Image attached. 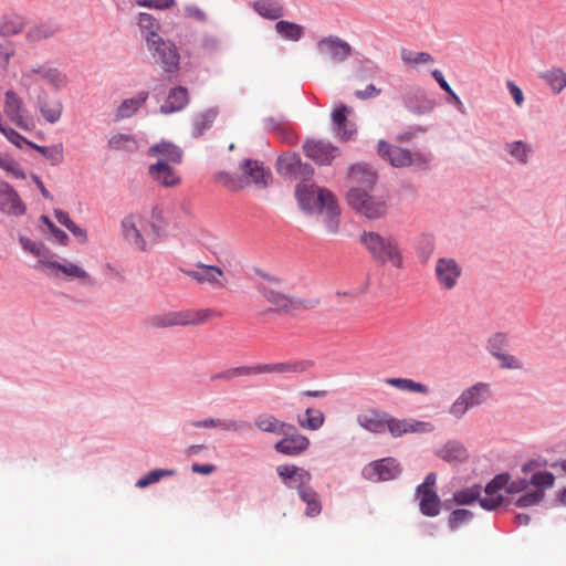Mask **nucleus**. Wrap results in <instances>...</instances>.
Segmentation results:
<instances>
[{
	"label": "nucleus",
	"mask_w": 566,
	"mask_h": 566,
	"mask_svg": "<svg viewBox=\"0 0 566 566\" xmlns=\"http://www.w3.org/2000/svg\"><path fill=\"white\" fill-rule=\"evenodd\" d=\"M149 226L148 220L139 214H129L122 221L124 237L142 251L147 249L144 234L147 232Z\"/></svg>",
	"instance_id": "nucleus-11"
},
{
	"label": "nucleus",
	"mask_w": 566,
	"mask_h": 566,
	"mask_svg": "<svg viewBox=\"0 0 566 566\" xmlns=\"http://www.w3.org/2000/svg\"><path fill=\"white\" fill-rule=\"evenodd\" d=\"M490 386L478 382L464 389L449 408V413L455 419H462L469 409L484 403L490 397Z\"/></svg>",
	"instance_id": "nucleus-7"
},
{
	"label": "nucleus",
	"mask_w": 566,
	"mask_h": 566,
	"mask_svg": "<svg viewBox=\"0 0 566 566\" xmlns=\"http://www.w3.org/2000/svg\"><path fill=\"white\" fill-rule=\"evenodd\" d=\"M387 412L369 409L357 416L358 424L373 433H382L386 430Z\"/></svg>",
	"instance_id": "nucleus-26"
},
{
	"label": "nucleus",
	"mask_w": 566,
	"mask_h": 566,
	"mask_svg": "<svg viewBox=\"0 0 566 566\" xmlns=\"http://www.w3.org/2000/svg\"><path fill=\"white\" fill-rule=\"evenodd\" d=\"M539 77L551 87L554 94H559L566 87V71L553 67L541 73Z\"/></svg>",
	"instance_id": "nucleus-38"
},
{
	"label": "nucleus",
	"mask_w": 566,
	"mask_h": 566,
	"mask_svg": "<svg viewBox=\"0 0 566 566\" xmlns=\"http://www.w3.org/2000/svg\"><path fill=\"white\" fill-rule=\"evenodd\" d=\"M59 32V25L52 21H42L30 25L24 39L30 44L53 38Z\"/></svg>",
	"instance_id": "nucleus-28"
},
{
	"label": "nucleus",
	"mask_w": 566,
	"mask_h": 566,
	"mask_svg": "<svg viewBox=\"0 0 566 566\" xmlns=\"http://www.w3.org/2000/svg\"><path fill=\"white\" fill-rule=\"evenodd\" d=\"M349 180L352 188H371L377 180L376 172L365 164L354 165L349 170Z\"/></svg>",
	"instance_id": "nucleus-31"
},
{
	"label": "nucleus",
	"mask_w": 566,
	"mask_h": 566,
	"mask_svg": "<svg viewBox=\"0 0 566 566\" xmlns=\"http://www.w3.org/2000/svg\"><path fill=\"white\" fill-rule=\"evenodd\" d=\"M401 60L407 64H422L432 63L433 57L427 52H415L411 50L403 49L400 52Z\"/></svg>",
	"instance_id": "nucleus-53"
},
{
	"label": "nucleus",
	"mask_w": 566,
	"mask_h": 566,
	"mask_svg": "<svg viewBox=\"0 0 566 566\" xmlns=\"http://www.w3.org/2000/svg\"><path fill=\"white\" fill-rule=\"evenodd\" d=\"M555 476L551 472H536L532 476V484L537 488H551L553 486Z\"/></svg>",
	"instance_id": "nucleus-63"
},
{
	"label": "nucleus",
	"mask_w": 566,
	"mask_h": 566,
	"mask_svg": "<svg viewBox=\"0 0 566 566\" xmlns=\"http://www.w3.org/2000/svg\"><path fill=\"white\" fill-rule=\"evenodd\" d=\"M349 207L367 219L382 218L388 210L384 198L370 195L366 189L352 188L347 193Z\"/></svg>",
	"instance_id": "nucleus-5"
},
{
	"label": "nucleus",
	"mask_w": 566,
	"mask_h": 566,
	"mask_svg": "<svg viewBox=\"0 0 566 566\" xmlns=\"http://www.w3.org/2000/svg\"><path fill=\"white\" fill-rule=\"evenodd\" d=\"M146 46L156 63L166 72L172 73L179 69L180 55L175 43L153 34Z\"/></svg>",
	"instance_id": "nucleus-8"
},
{
	"label": "nucleus",
	"mask_w": 566,
	"mask_h": 566,
	"mask_svg": "<svg viewBox=\"0 0 566 566\" xmlns=\"http://www.w3.org/2000/svg\"><path fill=\"white\" fill-rule=\"evenodd\" d=\"M218 116L216 108H208L203 112L198 113L193 118V134L195 136H201L207 129L212 126V123Z\"/></svg>",
	"instance_id": "nucleus-44"
},
{
	"label": "nucleus",
	"mask_w": 566,
	"mask_h": 566,
	"mask_svg": "<svg viewBox=\"0 0 566 566\" xmlns=\"http://www.w3.org/2000/svg\"><path fill=\"white\" fill-rule=\"evenodd\" d=\"M188 91L182 86L172 88L166 102L160 106V112L164 114H170L181 111L188 104Z\"/></svg>",
	"instance_id": "nucleus-35"
},
{
	"label": "nucleus",
	"mask_w": 566,
	"mask_h": 566,
	"mask_svg": "<svg viewBox=\"0 0 566 566\" xmlns=\"http://www.w3.org/2000/svg\"><path fill=\"white\" fill-rule=\"evenodd\" d=\"M313 366L310 360H286L274 364H259L253 367V375L256 374H303Z\"/></svg>",
	"instance_id": "nucleus-18"
},
{
	"label": "nucleus",
	"mask_w": 566,
	"mask_h": 566,
	"mask_svg": "<svg viewBox=\"0 0 566 566\" xmlns=\"http://www.w3.org/2000/svg\"><path fill=\"white\" fill-rule=\"evenodd\" d=\"M386 430H388L394 438H398L406 433L431 432L433 430V426L426 421L397 419L388 413Z\"/></svg>",
	"instance_id": "nucleus-17"
},
{
	"label": "nucleus",
	"mask_w": 566,
	"mask_h": 566,
	"mask_svg": "<svg viewBox=\"0 0 566 566\" xmlns=\"http://www.w3.org/2000/svg\"><path fill=\"white\" fill-rule=\"evenodd\" d=\"M543 499V492L542 491H534V492H530V493H526L522 496H520L517 500H516V505L518 507H527V506H532L534 504H537L542 501Z\"/></svg>",
	"instance_id": "nucleus-64"
},
{
	"label": "nucleus",
	"mask_w": 566,
	"mask_h": 566,
	"mask_svg": "<svg viewBox=\"0 0 566 566\" xmlns=\"http://www.w3.org/2000/svg\"><path fill=\"white\" fill-rule=\"evenodd\" d=\"M34 269L38 271H42L44 274L51 277L60 276L61 263L53 261L50 258V253L45 256H40L38 263L34 265Z\"/></svg>",
	"instance_id": "nucleus-52"
},
{
	"label": "nucleus",
	"mask_w": 566,
	"mask_h": 566,
	"mask_svg": "<svg viewBox=\"0 0 566 566\" xmlns=\"http://www.w3.org/2000/svg\"><path fill=\"white\" fill-rule=\"evenodd\" d=\"M378 155L396 168L408 166L426 168L430 161V156L427 154L412 153L408 149L390 145L385 140H379L378 143Z\"/></svg>",
	"instance_id": "nucleus-6"
},
{
	"label": "nucleus",
	"mask_w": 566,
	"mask_h": 566,
	"mask_svg": "<svg viewBox=\"0 0 566 566\" xmlns=\"http://www.w3.org/2000/svg\"><path fill=\"white\" fill-rule=\"evenodd\" d=\"M177 3L176 0H138L137 4L139 7L156 9V10H167L175 7Z\"/></svg>",
	"instance_id": "nucleus-62"
},
{
	"label": "nucleus",
	"mask_w": 566,
	"mask_h": 566,
	"mask_svg": "<svg viewBox=\"0 0 566 566\" xmlns=\"http://www.w3.org/2000/svg\"><path fill=\"white\" fill-rule=\"evenodd\" d=\"M302 167V160L297 154L286 153L279 157L276 163L277 172L282 176L291 177L295 169Z\"/></svg>",
	"instance_id": "nucleus-43"
},
{
	"label": "nucleus",
	"mask_w": 566,
	"mask_h": 566,
	"mask_svg": "<svg viewBox=\"0 0 566 566\" xmlns=\"http://www.w3.org/2000/svg\"><path fill=\"white\" fill-rule=\"evenodd\" d=\"M190 424L198 429L220 428L228 432H240L250 428V424L243 420L230 419H214L208 418L205 420L191 421Z\"/></svg>",
	"instance_id": "nucleus-27"
},
{
	"label": "nucleus",
	"mask_w": 566,
	"mask_h": 566,
	"mask_svg": "<svg viewBox=\"0 0 566 566\" xmlns=\"http://www.w3.org/2000/svg\"><path fill=\"white\" fill-rule=\"evenodd\" d=\"M137 25L143 34V38L148 43V40L154 35H159L160 23L150 13L140 12L137 18Z\"/></svg>",
	"instance_id": "nucleus-39"
},
{
	"label": "nucleus",
	"mask_w": 566,
	"mask_h": 566,
	"mask_svg": "<svg viewBox=\"0 0 566 566\" xmlns=\"http://www.w3.org/2000/svg\"><path fill=\"white\" fill-rule=\"evenodd\" d=\"M36 151H39L41 155H43L52 165H60L63 159V147L61 145L52 146V147H44L39 146L34 143L30 146Z\"/></svg>",
	"instance_id": "nucleus-51"
},
{
	"label": "nucleus",
	"mask_w": 566,
	"mask_h": 566,
	"mask_svg": "<svg viewBox=\"0 0 566 566\" xmlns=\"http://www.w3.org/2000/svg\"><path fill=\"white\" fill-rule=\"evenodd\" d=\"M275 30L279 34H281L283 38L291 40V41H297L303 35V27L290 21H279L275 24Z\"/></svg>",
	"instance_id": "nucleus-48"
},
{
	"label": "nucleus",
	"mask_w": 566,
	"mask_h": 566,
	"mask_svg": "<svg viewBox=\"0 0 566 566\" xmlns=\"http://www.w3.org/2000/svg\"><path fill=\"white\" fill-rule=\"evenodd\" d=\"M184 273L199 284H209L214 289H223L227 280L223 271L216 265L198 263L193 270H184Z\"/></svg>",
	"instance_id": "nucleus-12"
},
{
	"label": "nucleus",
	"mask_w": 566,
	"mask_h": 566,
	"mask_svg": "<svg viewBox=\"0 0 566 566\" xmlns=\"http://www.w3.org/2000/svg\"><path fill=\"white\" fill-rule=\"evenodd\" d=\"M60 273L73 279H87V272L75 263H61Z\"/></svg>",
	"instance_id": "nucleus-60"
},
{
	"label": "nucleus",
	"mask_w": 566,
	"mask_h": 566,
	"mask_svg": "<svg viewBox=\"0 0 566 566\" xmlns=\"http://www.w3.org/2000/svg\"><path fill=\"white\" fill-rule=\"evenodd\" d=\"M254 426L262 432L277 436H287L290 431H294L293 424L281 421L270 413L259 415L254 420Z\"/></svg>",
	"instance_id": "nucleus-25"
},
{
	"label": "nucleus",
	"mask_w": 566,
	"mask_h": 566,
	"mask_svg": "<svg viewBox=\"0 0 566 566\" xmlns=\"http://www.w3.org/2000/svg\"><path fill=\"white\" fill-rule=\"evenodd\" d=\"M298 424L306 430L315 431L325 422L324 413L318 409L307 408L303 417L297 418Z\"/></svg>",
	"instance_id": "nucleus-42"
},
{
	"label": "nucleus",
	"mask_w": 566,
	"mask_h": 566,
	"mask_svg": "<svg viewBox=\"0 0 566 566\" xmlns=\"http://www.w3.org/2000/svg\"><path fill=\"white\" fill-rule=\"evenodd\" d=\"M253 9L263 18L275 20L284 14L283 7L274 0H258Z\"/></svg>",
	"instance_id": "nucleus-40"
},
{
	"label": "nucleus",
	"mask_w": 566,
	"mask_h": 566,
	"mask_svg": "<svg viewBox=\"0 0 566 566\" xmlns=\"http://www.w3.org/2000/svg\"><path fill=\"white\" fill-rule=\"evenodd\" d=\"M263 277L265 281L260 282L256 289L264 301L270 304L272 312L292 315L300 310H307L314 305L311 301L284 293L277 277L269 275H263Z\"/></svg>",
	"instance_id": "nucleus-2"
},
{
	"label": "nucleus",
	"mask_w": 566,
	"mask_h": 566,
	"mask_svg": "<svg viewBox=\"0 0 566 566\" xmlns=\"http://www.w3.org/2000/svg\"><path fill=\"white\" fill-rule=\"evenodd\" d=\"M437 281L442 290H452L462 274L459 263L451 258H441L434 269Z\"/></svg>",
	"instance_id": "nucleus-13"
},
{
	"label": "nucleus",
	"mask_w": 566,
	"mask_h": 566,
	"mask_svg": "<svg viewBox=\"0 0 566 566\" xmlns=\"http://www.w3.org/2000/svg\"><path fill=\"white\" fill-rule=\"evenodd\" d=\"M303 150L305 155L319 165L329 164L336 156L337 148L322 140H307Z\"/></svg>",
	"instance_id": "nucleus-24"
},
{
	"label": "nucleus",
	"mask_w": 566,
	"mask_h": 566,
	"mask_svg": "<svg viewBox=\"0 0 566 566\" xmlns=\"http://www.w3.org/2000/svg\"><path fill=\"white\" fill-rule=\"evenodd\" d=\"M439 457L446 461H459L467 457L465 448L455 441L448 442L439 452Z\"/></svg>",
	"instance_id": "nucleus-47"
},
{
	"label": "nucleus",
	"mask_w": 566,
	"mask_h": 566,
	"mask_svg": "<svg viewBox=\"0 0 566 566\" xmlns=\"http://www.w3.org/2000/svg\"><path fill=\"white\" fill-rule=\"evenodd\" d=\"M19 241L23 250L29 251L38 258L49 254V249L44 244L33 242L25 235H20Z\"/></svg>",
	"instance_id": "nucleus-56"
},
{
	"label": "nucleus",
	"mask_w": 566,
	"mask_h": 566,
	"mask_svg": "<svg viewBox=\"0 0 566 566\" xmlns=\"http://www.w3.org/2000/svg\"><path fill=\"white\" fill-rule=\"evenodd\" d=\"M25 30V19L17 12L3 13L0 17V36L11 38Z\"/></svg>",
	"instance_id": "nucleus-32"
},
{
	"label": "nucleus",
	"mask_w": 566,
	"mask_h": 566,
	"mask_svg": "<svg viewBox=\"0 0 566 566\" xmlns=\"http://www.w3.org/2000/svg\"><path fill=\"white\" fill-rule=\"evenodd\" d=\"M175 472L172 470L157 469L148 472L145 476L136 482V486L139 489L147 488L148 485L158 482L164 476H171Z\"/></svg>",
	"instance_id": "nucleus-54"
},
{
	"label": "nucleus",
	"mask_w": 566,
	"mask_h": 566,
	"mask_svg": "<svg viewBox=\"0 0 566 566\" xmlns=\"http://www.w3.org/2000/svg\"><path fill=\"white\" fill-rule=\"evenodd\" d=\"M385 382L391 387L397 388L401 391L415 392L427 395L429 392L428 386L415 381L410 378H387Z\"/></svg>",
	"instance_id": "nucleus-41"
},
{
	"label": "nucleus",
	"mask_w": 566,
	"mask_h": 566,
	"mask_svg": "<svg viewBox=\"0 0 566 566\" xmlns=\"http://www.w3.org/2000/svg\"><path fill=\"white\" fill-rule=\"evenodd\" d=\"M296 490L301 500L306 503L305 514L310 517L321 514L322 503L319 501V496L310 483L296 485Z\"/></svg>",
	"instance_id": "nucleus-33"
},
{
	"label": "nucleus",
	"mask_w": 566,
	"mask_h": 566,
	"mask_svg": "<svg viewBox=\"0 0 566 566\" xmlns=\"http://www.w3.org/2000/svg\"><path fill=\"white\" fill-rule=\"evenodd\" d=\"M276 472L284 484L289 488L292 486V482H294L296 486L304 483H311L312 480V474L308 471L296 465L282 464L276 468Z\"/></svg>",
	"instance_id": "nucleus-29"
},
{
	"label": "nucleus",
	"mask_w": 566,
	"mask_h": 566,
	"mask_svg": "<svg viewBox=\"0 0 566 566\" xmlns=\"http://www.w3.org/2000/svg\"><path fill=\"white\" fill-rule=\"evenodd\" d=\"M176 164H168L164 160H157L155 164L149 165L148 175L151 180L165 188L178 187L181 182V177L175 168Z\"/></svg>",
	"instance_id": "nucleus-15"
},
{
	"label": "nucleus",
	"mask_w": 566,
	"mask_h": 566,
	"mask_svg": "<svg viewBox=\"0 0 566 566\" xmlns=\"http://www.w3.org/2000/svg\"><path fill=\"white\" fill-rule=\"evenodd\" d=\"M149 155L157 158V160H164L168 164H180L182 161V150L169 142H160L153 145L149 148Z\"/></svg>",
	"instance_id": "nucleus-30"
},
{
	"label": "nucleus",
	"mask_w": 566,
	"mask_h": 566,
	"mask_svg": "<svg viewBox=\"0 0 566 566\" xmlns=\"http://www.w3.org/2000/svg\"><path fill=\"white\" fill-rule=\"evenodd\" d=\"M0 168L17 179H25L27 175L19 163L9 154L0 153Z\"/></svg>",
	"instance_id": "nucleus-49"
},
{
	"label": "nucleus",
	"mask_w": 566,
	"mask_h": 566,
	"mask_svg": "<svg viewBox=\"0 0 566 566\" xmlns=\"http://www.w3.org/2000/svg\"><path fill=\"white\" fill-rule=\"evenodd\" d=\"M0 211L11 217H21L27 212V205L18 191L8 182H0Z\"/></svg>",
	"instance_id": "nucleus-14"
},
{
	"label": "nucleus",
	"mask_w": 566,
	"mask_h": 566,
	"mask_svg": "<svg viewBox=\"0 0 566 566\" xmlns=\"http://www.w3.org/2000/svg\"><path fill=\"white\" fill-rule=\"evenodd\" d=\"M350 108L344 104L337 105L332 112V122L336 136L342 140H349L356 135L355 125L347 120Z\"/></svg>",
	"instance_id": "nucleus-23"
},
{
	"label": "nucleus",
	"mask_w": 566,
	"mask_h": 566,
	"mask_svg": "<svg viewBox=\"0 0 566 566\" xmlns=\"http://www.w3.org/2000/svg\"><path fill=\"white\" fill-rule=\"evenodd\" d=\"M108 147L113 150L136 151L138 143L135 136L129 134H115L108 140Z\"/></svg>",
	"instance_id": "nucleus-45"
},
{
	"label": "nucleus",
	"mask_w": 566,
	"mask_h": 566,
	"mask_svg": "<svg viewBox=\"0 0 566 566\" xmlns=\"http://www.w3.org/2000/svg\"><path fill=\"white\" fill-rule=\"evenodd\" d=\"M243 375H253V367L252 366H241L231 368L224 371H221L219 374H216L212 376V380H230L238 376Z\"/></svg>",
	"instance_id": "nucleus-57"
},
{
	"label": "nucleus",
	"mask_w": 566,
	"mask_h": 566,
	"mask_svg": "<svg viewBox=\"0 0 566 566\" xmlns=\"http://www.w3.org/2000/svg\"><path fill=\"white\" fill-rule=\"evenodd\" d=\"M434 250V240L430 235H422L418 242V252L422 258V261L426 262L433 253Z\"/></svg>",
	"instance_id": "nucleus-59"
},
{
	"label": "nucleus",
	"mask_w": 566,
	"mask_h": 566,
	"mask_svg": "<svg viewBox=\"0 0 566 566\" xmlns=\"http://www.w3.org/2000/svg\"><path fill=\"white\" fill-rule=\"evenodd\" d=\"M296 198L300 207L306 212H318L329 233H336L339 226L340 210L334 195L314 185L300 184L296 187Z\"/></svg>",
	"instance_id": "nucleus-1"
},
{
	"label": "nucleus",
	"mask_w": 566,
	"mask_h": 566,
	"mask_svg": "<svg viewBox=\"0 0 566 566\" xmlns=\"http://www.w3.org/2000/svg\"><path fill=\"white\" fill-rule=\"evenodd\" d=\"M401 472L399 463L392 458H385L368 464L364 469V475L371 481H389Z\"/></svg>",
	"instance_id": "nucleus-16"
},
{
	"label": "nucleus",
	"mask_w": 566,
	"mask_h": 566,
	"mask_svg": "<svg viewBox=\"0 0 566 566\" xmlns=\"http://www.w3.org/2000/svg\"><path fill=\"white\" fill-rule=\"evenodd\" d=\"M510 480L509 474H499L484 489V495L480 496V505L489 511L497 509L503 502L502 489Z\"/></svg>",
	"instance_id": "nucleus-21"
},
{
	"label": "nucleus",
	"mask_w": 566,
	"mask_h": 566,
	"mask_svg": "<svg viewBox=\"0 0 566 566\" xmlns=\"http://www.w3.org/2000/svg\"><path fill=\"white\" fill-rule=\"evenodd\" d=\"M405 106L412 113L422 114L433 108L420 90H411L403 95Z\"/></svg>",
	"instance_id": "nucleus-37"
},
{
	"label": "nucleus",
	"mask_w": 566,
	"mask_h": 566,
	"mask_svg": "<svg viewBox=\"0 0 566 566\" xmlns=\"http://www.w3.org/2000/svg\"><path fill=\"white\" fill-rule=\"evenodd\" d=\"M492 355L499 360L501 368L506 369H520L522 368V364L518 359H516L513 355L502 353L501 350H495L492 348Z\"/></svg>",
	"instance_id": "nucleus-58"
},
{
	"label": "nucleus",
	"mask_w": 566,
	"mask_h": 566,
	"mask_svg": "<svg viewBox=\"0 0 566 566\" xmlns=\"http://www.w3.org/2000/svg\"><path fill=\"white\" fill-rule=\"evenodd\" d=\"M28 76H40L56 88L63 87L66 84L65 75H63L57 69L46 65L29 70Z\"/></svg>",
	"instance_id": "nucleus-36"
},
{
	"label": "nucleus",
	"mask_w": 566,
	"mask_h": 566,
	"mask_svg": "<svg viewBox=\"0 0 566 566\" xmlns=\"http://www.w3.org/2000/svg\"><path fill=\"white\" fill-rule=\"evenodd\" d=\"M3 113L7 118L17 127L30 130L33 125L24 115L25 108L22 98L12 90L4 93Z\"/></svg>",
	"instance_id": "nucleus-10"
},
{
	"label": "nucleus",
	"mask_w": 566,
	"mask_h": 566,
	"mask_svg": "<svg viewBox=\"0 0 566 566\" xmlns=\"http://www.w3.org/2000/svg\"><path fill=\"white\" fill-rule=\"evenodd\" d=\"M148 92H139L135 97L124 99L115 112L116 120L132 117L146 103Z\"/></svg>",
	"instance_id": "nucleus-34"
},
{
	"label": "nucleus",
	"mask_w": 566,
	"mask_h": 566,
	"mask_svg": "<svg viewBox=\"0 0 566 566\" xmlns=\"http://www.w3.org/2000/svg\"><path fill=\"white\" fill-rule=\"evenodd\" d=\"M472 517V513L464 509L455 510L449 517V526L451 530L458 528L461 524L468 522Z\"/></svg>",
	"instance_id": "nucleus-61"
},
{
	"label": "nucleus",
	"mask_w": 566,
	"mask_h": 566,
	"mask_svg": "<svg viewBox=\"0 0 566 566\" xmlns=\"http://www.w3.org/2000/svg\"><path fill=\"white\" fill-rule=\"evenodd\" d=\"M218 316L219 314L210 308H187L151 315L147 319V325L153 328L197 326L206 324Z\"/></svg>",
	"instance_id": "nucleus-4"
},
{
	"label": "nucleus",
	"mask_w": 566,
	"mask_h": 566,
	"mask_svg": "<svg viewBox=\"0 0 566 566\" xmlns=\"http://www.w3.org/2000/svg\"><path fill=\"white\" fill-rule=\"evenodd\" d=\"M436 473H429L424 481L417 486L416 494L419 501V510L424 516L434 517L441 511V500L434 490Z\"/></svg>",
	"instance_id": "nucleus-9"
},
{
	"label": "nucleus",
	"mask_w": 566,
	"mask_h": 566,
	"mask_svg": "<svg viewBox=\"0 0 566 566\" xmlns=\"http://www.w3.org/2000/svg\"><path fill=\"white\" fill-rule=\"evenodd\" d=\"M506 150L518 163H521V164L527 163V155H528L530 150L523 142L517 140V142L506 144Z\"/></svg>",
	"instance_id": "nucleus-55"
},
{
	"label": "nucleus",
	"mask_w": 566,
	"mask_h": 566,
	"mask_svg": "<svg viewBox=\"0 0 566 566\" xmlns=\"http://www.w3.org/2000/svg\"><path fill=\"white\" fill-rule=\"evenodd\" d=\"M359 242L376 262L390 264L396 269L403 266L401 251L392 237L381 235L375 231H364Z\"/></svg>",
	"instance_id": "nucleus-3"
},
{
	"label": "nucleus",
	"mask_w": 566,
	"mask_h": 566,
	"mask_svg": "<svg viewBox=\"0 0 566 566\" xmlns=\"http://www.w3.org/2000/svg\"><path fill=\"white\" fill-rule=\"evenodd\" d=\"M481 495V486L479 484H474L472 486L462 489L460 491H457L453 494V499L457 504L459 505H469L473 503L475 500L480 501Z\"/></svg>",
	"instance_id": "nucleus-50"
},
{
	"label": "nucleus",
	"mask_w": 566,
	"mask_h": 566,
	"mask_svg": "<svg viewBox=\"0 0 566 566\" xmlns=\"http://www.w3.org/2000/svg\"><path fill=\"white\" fill-rule=\"evenodd\" d=\"M311 446L310 439L297 432L294 427V431H290L287 436L274 444V449L276 452L289 455V457H297L305 452Z\"/></svg>",
	"instance_id": "nucleus-20"
},
{
	"label": "nucleus",
	"mask_w": 566,
	"mask_h": 566,
	"mask_svg": "<svg viewBox=\"0 0 566 566\" xmlns=\"http://www.w3.org/2000/svg\"><path fill=\"white\" fill-rule=\"evenodd\" d=\"M241 170L247 178L245 182H252L260 188L268 187L272 181L271 171L262 163L245 159L241 163Z\"/></svg>",
	"instance_id": "nucleus-22"
},
{
	"label": "nucleus",
	"mask_w": 566,
	"mask_h": 566,
	"mask_svg": "<svg viewBox=\"0 0 566 566\" xmlns=\"http://www.w3.org/2000/svg\"><path fill=\"white\" fill-rule=\"evenodd\" d=\"M40 112L49 123H55L62 115V104L60 101L40 99Z\"/></svg>",
	"instance_id": "nucleus-46"
},
{
	"label": "nucleus",
	"mask_w": 566,
	"mask_h": 566,
	"mask_svg": "<svg viewBox=\"0 0 566 566\" xmlns=\"http://www.w3.org/2000/svg\"><path fill=\"white\" fill-rule=\"evenodd\" d=\"M318 51L334 62H343L352 54V46L338 36L323 38L317 42Z\"/></svg>",
	"instance_id": "nucleus-19"
}]
</instances>
